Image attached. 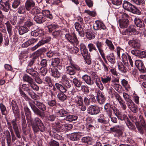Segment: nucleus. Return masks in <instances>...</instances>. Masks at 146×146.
<instances>
[{"instance_id":"obj_1","label":"nucleus","mask_w":146,"mask_h":146,"mask_svg":"<svg viewBox=\"0 0 146 146\" xmlns=\"http://www.w3.org/2000/svg\"><path fill=\"white\" fill-rule=\"evenodd\" d=\"M31 121H28V123L32 126L33 129L35 132L39 131L43 132L45 130V127L41 119L38 117L35 118L33 120L32 117Z\"/></svg>"},{"instance_id":"obj_2","label":"nucleus","mask_w":146,"mask_h":146,"mask_svg":"<svg viewBox=\"0 0 146 146\" xmlns=\"http://www.w3.org/2000/svg\"><path fill=\"white\" fill-rule=\"evenodd\" d=\"M123 7L125 9L133 13L138 15H140L141 13V11L136 7L127 1H123Z\"/></svg>"},{"instance_id":"obj_3","label":"nucleus","mask_w":146,"mask_h":146,"mask_svg":"<svg viewBox=\"0 0 146 146\" xmlns=\"http://www.w3.org/2000/svg\"><path fill=\"white\" fill-rule=\"evenodd\" d=\"M23 81L27 82L29 85L33 90L38 91L39 90V87L35 84L33 79L27 74H25L23 77Z\"/></svg>"},{"instance_id":"obj_4","label":"nucleus","mask_w":146,"mask_h":146,"mask_svg":"<svg viewBox=\"0 0 146 146\" xmlns=\"http://www.w3.org/2000/svg\"><path fill=\"white\" fill-rule=\"evenodd\" d=\"M56 88L61 92H66L71 87V85L68 80L63 81V85L59 83L55 84Z\"/></svg>"},{"instance_id":"obj_5","label":"nucleus","mask_w":146,"mask_h":146,"mask_svg":"<svg viewBox=\"0 0 146 146\" xmlns=\"http://www.w3.org/2000/svg\"><path fill=\"white\" fill-rule=\"evenodd\" d=\"M38 101H32L29 102V104L34 113L37 115L41 118L44 117V112H42L36 106V104Z\"/></svg>"},{"instance_id":"obj_6","label":"nucleus","mask_w":146,"mask_h":146,"mask_svg":"<svg viewBox=\"0 0 146 146\" xmlns=\"http://www.w3.org/2000/svg\"><path fill=\"white\" fill-rule=\"evenodd\" d=\"M38 101H32L29 102V104L34 113L37 115L41 118L44 117V112H42L36 106V104Z\"/></svg>"},{"instance_id":"obj_7","label":"nucleus","mask_w":146,"mask_h":146,"mask_svg":"<svg viewBox=\"0 0 146 146\" xmlns=\"http://www.w3.org/2000/svg\"><path fill=\"white\" fill-rule=\"evenodd\" d=\"M66 69L67 73L71 75H74L76 70H80V68L78 65L72 62H70L69 66L66 67Z\"/></svg>"},{"instance_id":"obj_8","label":"nucleus","mask_w":146,"mask_h":146,"mask_svg":"<svg viewBox=\"0 0 146 146\" xmlns=\"http://www.w3.org/2000/svg\"><path fill=\"white\" fill-rule=\"evenodd\" d=\"M72 128V125L69 124L64 125L60 124L59 123L56 124V130L58 132H63L65 129L66 131L70 130Z\"/></svg>"},{"instance_id":"obj_9","label":"nucleus","mask_w":146,"mask_h":146,"mask_svg":"<svg viewBox=\"0 0 146 146\" xmlns=\"http://www.w3.org/2000/svg\"><path fill=\"white\" fill-rule=\"evenodd\" d=\"M139 34V32L135 29V26L133 25H131L125 31L123 32V35H136Z\"/></svg>"},{"instance_id":"obj_10","label":"nucleus","mask_w":146,"mask_h":146,"mask_svg":"<svg viewBox=\"0 0 146 146\" xmlns=\"http://www.w3.org/2000/svg\"><path fill=\"white\" fill-rule=\"evenodd\" d=\"M126 104L128 108L131 111L134 113H137L138 111L137 106L135 105L131 99L126 102Z\"/></svg>"},{"instance_id":"obj_11","label":"nucleus","mask_w":146,"mask_h":146,"mask_svg":"<svg viewBox=\"0 0 146 146\" xmlns=\"http://www.w3.org/2000/svg\"><path fill=\"white\" fill-rule=\"evenodd\" d=\"M17 119H15L11 121V123L13 129L14 130L16 137L19 139H20L21 138L20 134L21 132H20L19 130L18 127L17 123Z\"/></svg>"},{"instance_id":"obj_12","label":"nucleus","mask_w":146,"mask_h":146,"mask_svg":"<svg viewBox=\"0 0 146 146\" xmlns=\"http://www.w3.org/2000/svg\"><path fill=\"white\" fill-rule=\"evenodd\" d=\"M131 53L140 58H146V50L141 51L138 50H133L131 51Z\"/></svg>"},{"instance_id":"obj_13","label":"nucleus","mask_w":146,"mask_h":146,"mask_svg":"<svg viewBox=\"0 0 146 146\" xmlns=\"http://www.w3.org/2000/svg\"><path fill=\"white\" fill-rule=\"evenodd\" d=\"M9 0H1L0 4L1 6V10L5 12H7L9 9Z\"/></svg>"},{"instance_id":"obj_14","label":"nucleus","mask_w":146,"mask_h":146,"mask_svg":"<svg viewBox=\"0 0 146 146\" xmlns=\"http://www.w3.org/2000/svg\"><path fill=\"white\" fill-rule=\"evenodd\" d=\"M135 64L140 71L143 73L146 72V69L142 61L136 60L135 61Z\"/></svg>"},{"instance_id":"obj_15","label":"nucleus","mask_w":146,"mask_h":146,"mask_svg":"<svg viewBox=\"0 0 146 146\" xmlns=\"http://www.w3.org/2000/svg\"><path fill=\"white\" fill-rule=\"evenodd\" d=\"M21 119V125L23 133L25 135H26L28 134L27 130V125L24 113L22 114Z\"/></svg>"},{"instance_id":"obj_16","label":"nucleus","mask_w":146,"mask_h":146,"mask_svg":"<svg viewBox=\"0 0 146 146\" xmlns=\"http://www.w3.org/2000/svg\"><path fill=\"white\" fill-rule=\"evenodd\" d=\"M65 37L72 44L77 42L78 40L74 34H66Z\"/></svg>"},{"instance_id":"obj_17","label":"nucleus","mask_w":146,"mask_h":146,"mask_svg":"<svg viewBox=\"0 0 146 146\" xmlns=\"http://www.w3.org/2000/svg\"><path fill=\"white\" fill-rule=\"evenodd\" d=\"M128 44L131 47L134 48H139L140 46L139 41L136 39L133 38L129 40Z\"/></svg>"},{"instance_id":"obj_18","label":"nucleus","mask_w":146,"mask_h":146,"mask_svg":"<svg viewBox=\"0 0 146 146\" xmlns=\"http://www.w3.org/2000/svg\"><path fill=\"white\" fill-rule=\"evenodd\" d=\"M80 46L81 53L84 58L85 59L86 58L88 59L89 58V55L88 54V52L85 46L83 44H81Z\"/></svg>"},{"instance_id":"obj_19","label":"nucleus","mask_w":146,"mask_h":146,"mask_svg":"<svg viewBox=\"0 0 146 146\" xmlns=\"http://www.w3.org/2000/svg\"><path fill=\"white\" fill-rule=\"evenodd\" d=\"M88 113L91 115L96 114L100 111L98 107L94 106H90L88 109Z\"/></svg>"},{"instance_id":"obj_20","label":"nucleus","mask_w":146,"mask_h":146,"mask_svg":"<svg viewBox=\"0 0 146 146\" xmlns=\"http://www.w3.org/2000/svg\"><path fill=\"white\" fill-rule=\"evenodd\" d=\"M25 5L26 10L29 11L31 9L32 7L35 6V2L33 0H27Z\"/></svg>"},{"instance_id":"obj_21","label":"nucleus","mask_w":146,"mask_h":146,"mask_svg":"<svg viewBox=\"0 0 146 146\" xmlns=\"http://www.w3.org/2000/svg\"><path fill=\"white\" fill-rule=\"evenodd\" d=\"M34 20L36 23L40 24L45 21V18L43 14L40 13L35 16L34 17Z\"/></svg>"},{"instance_id":"obj_22","label":"nucleus","mask_w":146,"mask_h":146,"mask_svg":"<svg viewBox=\"0 0 146 146\" xmlns=\"http://www.w3.org/2000/svg\"><path fill=\"white\" fill-rule=\"evenodd\" d=\"M60 61V59L58 58L52 59L51 65L53 67H56L60 70L61 69L62 67L59 65Z\"/></svg>"},{"instance_id":"obj_23","label":"nucleus","mask_w":146,"mask_h":146,"mask_svg":"<svg viewBox=\"0 0 146 146\" xmlns=\"http://www.w3.org/2000/svg\"><path fill=\"white\" fill-rule=\"evenodd\" d=\"M24 110L27 121H31V120L32 117L31 114V112L27 106H25L24 107Z\"/></svg>"},{"instance_id":"obj_24","label":"nucleus","mask_w":146,"mask_h":146,"mask_svg":"<svg viewBox=\"0 0 146 146\" xmlns=\"http://www.w3.org/2000/svg\"><path fill=\"white\" fill-rule=\"evenodd\" d=\"M25 91H26L28 94L31 96L33 99L36 100L38 99L39 96L38 95H36L35 93L29 87Z\"/></svg>"},{"instance_id":"obj_25","label":"nucleus","mask_w":146,"mask_h":146,"mask_svg":"<svg viewBox=\"0 0 146 146\" xmlns=\"http://www.w3.org/2000/svg\"><path fill=\"white\" fill-rule=\"evenodd\" d=\"M139 133L141 135H143L145 131L146 132V125H140L139 122L137 123L135 125Z\"/></svg>"},{"instance_id":"obj_26","label":"nucleus","mask_w":146,"mask_h":146,"mask_svg":"<svg viewBox=\"0 0 146 146\" xmlns=\"http://www.w3.org/2000/svg\"><path fill=\"white\" fill-rule=\"evenodd\" d=\"M38 40L37 38H32L29 39L27 41L23 44L22 45L23 48L27 47L30 45L33 44L36 42Z\"/></svg>"},{"instance_id":"obj_27","label":"nucleus","mask_w":146,"mask_h":146,"mask_svg":"<svg viewBox=\"0 0 146 146\" xmlns=\"http://www.w3.org/2000/svg\"><path fill=\"white\" fill-rule=\"evenodd\" d=\"M119 22L120 27L123 29L127 27L128 25L129 21L128 19H122L119 20Z\"/></svg>"},{"instance_id":"obj_28","label":"nucleus","mask_w":146,"mask_h":146,"mask_svg":"<svg viewBox=\"0 0 146 146\" xmlns=\"http://www.w3.org/2000/svg\"><path fill=\"white\" fill-rule=\"evenodd\" d=\"M89 73L92 76L93 78L96 79V84L98 87L100 89V78H98V76L95 72L91 71L89 72Z\"/></svg>"},{"instance_id":"obj_29","label":"nucleus","mask_w":146,"mask_h":146,"mask_svg":"<svg viewBox=\"0 0 146 146\" xmlns=\"http://www.w3.org/2000/svg\"><path fill=\"white\" fill-rule=\"evenodd\" d=\"M134 21L136 26L140 28L143 27L144 25V24L142 20L139 18H135L134 20Z\"/></svg>"},{"instance_id":"obj_30","label":"nucleus","mask_w":146,"mask_h":146,"mask_svg":"<svg viewBox=\"0 0 146 146\" xmlns=\"http://www.w3.org/2000/svg\"><path fill=\"white\" fill-rule=\"evenodd\" d=\"M26 71L27 73L29 74L33 77H36L38 75V72L32 68L27 67Z\"/></svg>"},{"instance_id":"obj_31","label":"nucleus","mask_w":146,"mask_h":146,"mask_svg":"<svg viewBox=\"0 0 146 146\" xmlns=\"http://www.w3.org/2000/svg\"><path fill=\"white\" fill-rule=\"evenodd\" d=\"M82 79L88 84L92 85L94 84V82L91 79L89 76L87 75H85L82 77Z\"/></svg>"},{"instance_id":"obj_32","label":"nucleus","mask_w":146,"mask_h":146,"mask_svg":"<svg viewBox=\"0 0 146 146\" xmlns=\"http://www.w3.org/2000/svg\"><path fill=\"white\" fill-rule=\"evenodd\" d=\"M83 134L80 133H74L70 135V139L72 141H76L79 139L80 135L83 136Z\"/></svg>"},{"instance_id":"obj_33","label":"nucleus","mask_w":146,"mask_h":146,"mask_svg":"<svg viewBox=\"0 0 146 146\" xmlns=\"http://www.w3.org/2000/svg\"><path fill=\"white\" fill-rule=\"evenodd\" d=\"M77 118L78 117L77 116L70 115L69 113L68 114L66 117L65 119L69 122H71L76 120Z\"/></svg>"},{"instance_id":"obj_34","label":"nucleus","mask_w":146,"mask_h":146,"mask_svg":"<svg viewBox=\"0 0 146 146\" xmlns=\"http://www.w3.org/2000/svg\"><path fill=\"white\" fill-rule=\"evenodd\" d=\"M11 106L13 113L14 114H17L18 108L16 102L13 100L11 102Z\"/></svg>"},{"instance_id":"obj_35","label":"nucleus","mask_w":146,"mask_h":146,"mask_svg":"<svg viewBox=\"0 0 146 146\" xmlns=\"http://www.w3.org/2000/svg\"><path fill=\"white\" fill-rule=\"evenodd\" d=\"M36 102V106L40 110L43 111L46 110V107L44 104L38 101Z\"/></svg>"},{"instance_id":"obj_36","label":"nucleus","mask_w":146,"mask_h":146,"mask_svg":"<svg viewBox=\"0 0 146 146\" xmlns=\"http://www.w3.org/2000/svg\"><path fill=\"white\" fill-rule=\"evenodd\" d=\"M52 75L53 77L58 78L60 76V74L58 70L56 68H51Z\"/></svg>"},{"instance_id":"obj_37","label":"nucleus","mask_w":146,"mask_h":146,"mask_svg":"<svg viewBox=\"0 0 146 146\" xmlns=\"http://www.w3.org/2000/svg\"><path fill=\"white\" fill-rule=\"evenodd\" d=\"M69 112L64 109H60L57 112V114L60 117L66 116L68 114Z\"/></svg>"},{"instance_id":"obj_38","label":"nucleus","mask_w":146,"mask_h":146,"mask_svg":"<svg viewBox=\"0 0 146 146\" xmlns=\"http://www.w3.org/2000/svg\"><path fill=\"white\" fill-rule=\"evenodd\" d=\"M0 109L2 115H7L8 111L7 110L5 106L2 103L0 104Z\"/></svg>"},{"instance_id":"obj_39","label":"nucleus","mask_w":146,"mask_h":146,"mask_svg":"<svg viewBox=\"0 0 146 146\" xmlns=\"http://www.w3.org/2000/svg\"><path fill=\"white\" fill-rule=\"evenodd\" d=\"M85 34L86 37L89 40L93 39L95 37V33L92 31L86 32Z\"/></svg>"},{"instance_id":"obj_40","label":"nucleus","mask_w":146,"mask_h":146,"mask_svg":"<svg viewBox=\"0 0 146 146\" xmlns=\"http://www.w3.org/2000/svg\"><path fill=\"white\" fill-rule=\"evenodd\" d=\"M104 109L106 111H108V114L110 116L112 114L111 105L109 103H107L104 106Z\"/></svg>"},{"instance_id":"obj_41","label":"nucleus","mask_w":146,"mask_h":146,"mask_svg":"<svg viewBox=\"0 0 146 146\" xmlns=\"http://www.w3.org/2000/svg\"><path fill=\"white\" fill-rule=\"evenodd\" d=\"M93 28L94 30L99 31L98 33V36L99 38V35L100 33V31H98L100 29V22L99 20H97L95 21V23L94 24L93 26Z\"/></svg>"},{"instance_id":"obj_42","label":"nucleus","mask_w":146,"mask_h":146,"mask_svg":"<svg viewBox=\"0 0 146 146\" xmlns=\"http://www.w3.org/2000/svg\"><path fill=\"white\" fill-rule=\"evenodd\" d=\"M43 80L48 85L49 87L51 88L52 86V84L51 78L48 76H46L43 78Z\"/></svg>"},{"instance_id":"obj_43","label":"nucleus","mask_w":146,"mask_h":146,"mask_svg":"<svg viewBox=\"0 0 146 146\" xmlns=\"http://www.w3.org/2000/svg\"><path fill=\"white\" fill-rule=\"evenodd\" d=\"M47 27L48 29L49 33H51L53 29H55L58 27V26L56 24H49V23L47 22L46 23Z\"/></svg>"},{"instance_id":"obj_44","label":"nucleus","mask_w":146,"mask_h":146,"mask_svg":"<svg viewBox=\"0 0 146 146\" xmlns=\"http://www.w3.org/2000/svg\"><path fill=\"white\" fill-rule=\"evenodd\" d=\"M7 27V30L9 36H11L12 35V27L9 21L5 23Z\"/></svg>"},{"instance_id":"obj_45","label":"nucleus","mask_w":146,"mask_h":146,"mask_svg":"<svg viewBox=\"0 0 146 146\" xmlns=\"http://www.w3.org/2000/svg\"><path fill=\"white\" fill-rule=\"evenodd\" d=\"M107 58L109 62L113 64L115 63V58L113 53H110L107 57Z\"/></svg>"},{"instance_id":"obj_46","label":"nucleus","mask_w":146,"mask_h":146,"mask_svg":"<svg viewBox=\"0 0 146 146\" xmlns=\"http://www.w3.org/2000/svg\"><path fill=\"white\" fill-rule=\"evenodd\" d=\"M26 9L25 6H20L17 9V12L19 14H24L26 13Z\"/></svg>"},{"instance_id":"obj_47","label":"nucleus","mask_w":146,"mask_h":146,"mask_svg":"<svg viewBox=\"0 0 146 146\" xmlns=\"http://www.w3.org/2000/svg\"><path fill=\"white\" fill-rule=\"evenodd\" d=\"M28 31V29L27 27L24 26L21 27L19 29V33L21 35L27 33Z\"/></svg>"},{"instance_id":"obj_48","label":"nucleus","mask_w":146,"mask_h":146,"mask_svg":"<svg viewBox=\"0 0 146 146\" xmlns=\"http://www.w3.org/2000/svg\"><path fill=\"white\" fill-rule=\"evenodd\" d=\"M125 122L127 126L130 129L133 130H134L135 129V125L130 121L129 119Z\"/></svg>"},{"instance_id":"obj_49","label":"nucleus","mask_w":146,"mask_h":146,"mask_svg":"<svg viewBox=\"0 0 146 146\" xmlns=\"http://www.w3.org/2000/svg\"><path fill=\"white\" fill-rule=\"evenodd\" d=\"M43 15L45 16L47 18H48L50 19H52L53 16L52 15L50 14L49 11L48 10H45L43 12Z\"/></svg>"},{"instance_id":"obj_50","label":"nucleus","mask_w":146,"mask_h":146,"mask_svg":"<svg viewBox=\"0 0 146 146\" xmlns=\"http://www.w3.org/2000/svg\"><path fill=\"white\" fill-rule=\"evenodd\" d=\"M74 86L80 88L82 83L80 80H78L76 78H74L72 80Z\"/></svg>"},{"instance_id":"obj_51","label":"nucleus","mask_w":146,"mask_h":146,"mask_svg":"<svg viewBox=\"0 0 146 146\" xmlns=\"http://www.w3.org/2000/svg\"><path fill=\"white\" fill-rule=\"evenodd\" d=\"M118 68L119 70L122 72L125 73L127 72V70L125 67L123 65L122 62H120L118 63Z\"/></svg>"},{"instance_id":"obj_52","label":"nucleus","mask_w":146,"mask_h":146,"mask_svg":"<svg viewBox=\"0 0 146 146\" xmlns=\"http://www.w3.org/2000/svg\"><path fill=\"white\" fill-rule=\"evenodd\" d=\"M64 92L59 93L57 95V97L58 99L62 101H64L67 98L66 95L64 93Z\"/></svg>"},{"instance_id":"obj_53","label":"nucleus","mask_w":146,"mask_h":146,"mask_svg":"<svg viewBox=\"0 0 146 146\" xmlns=\"http://www.w3.org/2000/svg\"><path fill=\"white\" fill-rule=\"evenodd\" d=\"M21 3V0H14L12 3V7L13 8L16 9L18 8Z\"/></svg>"},{"instance_id":"obj_54","label":"nucleus","mask_w":146,"mask_h":146,"mask_svg":"<svg viewBox=\"0 0 146 146\" xmlns=\"http://www.w3.org/2000/svg\"><path fill=\"white\" fill-rule=\"evenodd\" d=\"M51 38L50 37H47L46 38H43L41 40L39 41L38 43L40 44V46L44 43H47L49 42Z\"/></svg>"},{"instance_id":"obj_55","label":"nucleus","mask_w":146,"mask_h":146,"mask_svg":"<svg viewBox=\"0 0 146 146\" xmlns=\"http://www.w3.org/2000/svg\"><path fill=\"white\" fill-rule=\"evenodd\" d=\"M82 140L83 142L90 144L92 139L89 137H84L82 138Z\"/></svg>"},{"instance_id":"obj_56","label":"nucleus","mask_w":146,"mask_h":146,"mask_svg":"<svg viewBox=\"0 0 146 146\" xmlns=\"http://www.w3.org/2000/svg\"><path fill=\"white\" fill-rule=\"evenodd\" d=\"M117 117L121 121L126 120V121L128 119L126 115L121 114V113Z\"/></svg>"},{"instance_id":"obj_57","label":"nucleus","mask_w":146,"mask_h":146,"mask_svg":"<svg viewBox=\"0 0 146 146\" xmlns=\"http://www.w3.org/2000/svg\"><path fill=\"white\" fill-rule=\"evenodd\" d=\"M84 13L87 14L90 16L93 17H95L96 15V13L94 11H90L88 9L85 10Z\"/></svg>"},{"instance_id":"obj_58","label":"nucleus","mask_w":146,"mask_h":146,"mask_svg":"<svg viewBox=\"0 0 146 146\" xmlns=\"http://www.w3.org/2000/svg\"><path fill=\"white\" fill-rule=\"evenodd\" d=\"M58 89H56L54 86H53L51 90H50V95L52 97L55 96L58 93Z\"/></svg>"},{"instance_id":"obj_59","label":"nucleus","mask_w":146,"mask_h":146,"mask_svg":"<svg viewBox=\"0 0 146 146\" xmlns=\"http://www.w3.org/2000/svg\"><path fill=\"white\" fill-rule=\"evenodd\" d=\"M106 42L108 46H109V48L110 50H113L114 49V46L111 41L108 39H106Z\"/></svg>"},{"instance_id":"obj_60","label":"nucleus","mask_w":146,"mask_h":146,"mask_svg":"<svg viewBox=\"0 0 146 146\" xmlns=\"http://www.w3.org/2000/svg\"><path fill=\"white\" fill-rule=\"evenodd\" d=\"M5 134L7 142L11 141V136L9 131L7 130H6L5 132Z\"/></svg>"},{"instance_id":"obj_61","label":"nucleus","mask_w":146,"mask_h":146,"mask_svg":"<svg viewBox=\"0 0 146 146\" xmlns=\"http://www.w3.org/2000/svg\"><path fill=\"white\" fill-rule=\"evenodd\" d=\"M129 117L133 122L135 123V125H136V123H138L139 122L137 121V117L132 114H130L129 115Z\"/></svg>"},{"instance_id":"obj_62","label":"nucleus","mask_w":146,"mask_h":146,"mask_svg":"<svg viewBox=\"0 0 146 146\" xmlns=\"http://www.w3.org/2000/svg\"><path fill=\"white\" fill-rule=\"evenodd\" d=\"M47 118L49 121H53L55 119L56 116L54 114H49L47 116Z\"/></svg>"},{"instance_id":"obj_63","label":"nucleus","mask_w":146,"mask_h":146,"mask_svg":"<svg viewBox=\"0 0 146 146\" xmlns=\"http://www.w3.org/2000/svg\"><path fill=\"white\" fill-rule=\"evenodd\" d=\"M54 137L56 139L62 140L64 139L62 135L61 134H59L56 133L54 134Z\"/></svg>"},{"instance_id":"obj_64","label":"nucleus","mask_w":146,"mask_h":146,"mask_svg":"<svg viewBox=\"0 0 146 146\" xmlns=\"http://www.w3.org/2000/svg\"><path fill=\"white\" fill-rule=\"evenodd\" d=\"M61 33L60 30L52 32V35L54 38H56L59 36Z\"/></svg>"}]
</instances>
